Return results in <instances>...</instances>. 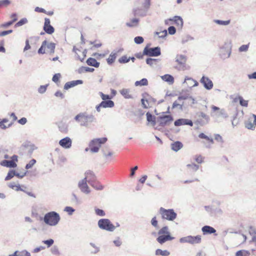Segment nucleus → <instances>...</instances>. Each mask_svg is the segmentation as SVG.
Returning <instances> with one entry per match:
<instances>
[{
    "label": "nucleus",
    "instance_id": "60",
    "mask_svg": "<svg viewBox=\"0 0 256 256\" xmlns=\"http://www.w3.org/2000/svg\"><path fill=\"white\" fill-rule=\"evenodd\" d=\"M28 20L26 18H22L16 24V26H20L27 23Z\"/></svg>",
    "mask_w": 256,
    "mask_h": 256
},
{
    "label": "nucleus",
    "instance_id": "54",
    "mask_svg": "<svg viewBox=\"0 0 256 256\" xmlns=\"http://www.w3.org/2000/svg\"><path fill=\"white\" fill-rule=\"evenodd\" d=\"M48 84L40 86L38 88V92L40 94H44L47 89Z\"/></svg>",
    "mask_w": 256,
    "mask_h": 256
},
{
    "label": "nucleus",
    "instance_id": "24",
    "mask_svg": "<svg viewBox=\"0 0 256 256\" xmlns=\"http://www.w3.org/2000/svg\"><path fill=\"white\" fill-rule=\"evenodd\" d=\"M0 164L3 166L7 168H15L16 166V164L15 162L10 160H3L0 162Z\"/></svg>",
    "mask_w": 256,
    "mask_h": 256
},
{
    "label": "nucleus",
    "instance_id": "58",
    "mask_svg": "<svg viewBox=\"0 0 256 256\" xmlns=\"http://www.w3.org/2000/svg\"><path fill=\"white\" fill-rule=\"evenodd\" d=\"M24 146L26 148H30V150H36L37 148L33 144H31L30 142H26L24 144Z\"/></svg>",
    "mask_w": 256,
    "mask_h": 256
},
{
    "label": "nucleus",
    "instance_id": "27",
    "mask_svg": "<svg viewBox=\"0 0 256 256\" xmlns=\"http://www.w3.org/2000/svg\"><path fill=\"white\" fill-rule=\"evenodd\" d=\"M202 230L204 234H214L216 232L214 228L208 226H203L202 228Z\"/></svg>",
    "mask_w": 256,
    "mask_h": 256
},
{
    "label": "nucleus",
    "instance_id": "10",
    "mask_svg": "<svg viewBox=\"0 0 256 256\" xmlns=\"http://www.w3.org/2000/svg\"><path fill=\"white\" fill-rule=\"evenodd\" d=\"M144 54L149 56H158L160 55V48L157 46L152 48H148L146 46L144 50Z\"/></svg>",
    "mask_w": 256,
    "mask_h": 256
},
{
    "label": "nucleus",
    "instance_id": "61",
    "mask_svg": "<svg viewBox=\"0 0 256 256\" xmlns=\"http://www.w3.org/2000/svg\"><path fill=\"white\" fill-rule=\"evenodd\" d=\"M10 2L8 0H0V8L4 6H6L10 4Z\"/></svg>",
    "mask_w": 256,
    "mask_h": 256
},
{
    "label": "nucleus",
    "instance_id": "44",
    "mask_svg": "<svg viewBox=\"0 0 256 256\" xmlns=\"http://www.w3.org/2000/svg\"><path fill=\"white\" fill-rule=\"evenodd\" d=\"M236 99H238L240 101V104L242 106L247 107L248 106V100H244L242 96H238Z\"/></svg>",
    "mask_w": 256,
    "mask_h": 256
},
{
    "label": "nucleus",
    "instance_id": "25",
    "mask_svg": "<svg viewBox=\"0 0 256 256\" xmlns=\"http://www.w3.org/2000/svg\"><path fill=\"white\" fill-rule=\"evenodd\" d=\"M168 20L174 21V22L175 24L179 28H182L183 26V20L182 18L180 16H174L172 18L169 19Z\"/></svg>",
    "mask_w": 256,
    "mask_h": 256
},
{
    "label": "nucleus",
    "instance_id": "52",
    "mask_svg": "<svg viewBox=\"0 0 256 256\" xmlns=\"http://www.w3.org/2000/svg\"><path fill=\"white\" fill-rule=\"evenodd\" d=\"M157 60L156 59H154L152 58H148L146 60V62L148 64L153 66L154 64H156Z\"/></svg>",
    "mask_w": 256,
    "mask_h": 256
},
{
    "label": "nucleus",
    "instance_id": "14",
    "mask_svg": "<svg viewBox=\"0 0 256 256\" xmlns=\"http://www.w3.org/2000/svg\"><path fill=\"white\" fill-rule=\"evenodd\" d=\"M150 0H146L145 2L142 4L144 10L138 9L135 10V14L140 16H145L150 8Z\"/></svg>",
    "mask_w": 256,
    "mask_h": 256
},
{
    "label": "nucleus",
    "instance_id": "33",
    "mask_svg": "<svg viewBox=\"0 0 256 256\" xmlns=\"http://www.w3.org/2000/svg\"><path fill=\"white\" fill-rule=\"evenodd\" d=\"M182 147V144L180 142H174L171 144V148L174 152L178 151Z\"/></svg>",
    "mask_w": 256,
    "mask_h": 256
},
{
    "label": "nucleus",
    "instance_id": "41",
    "mask_svg": "<svg viewBox=\"0 0 256 256\" xmlns=\"http://www.w3.org/2000/svg\"><path fill=\"white\" fill-rule=\"evenodd\" d=\"M138 18H133L130 22H127L126 25L129 27H134L138 25Z\"/></svg>",
    "mask_w": 256,
    "mask_h": 256
},
{
    "label": "nucleus",
    "instance_id": "3",
    "mask_svg": "<svg viewBox=\"0 0 256 256\" xmlns=\"http://www.w3.org/2000/svg\"><path fill=\"white\" fill-rule=\"evenodd\" d=\"M55 48L56 44L54 43L48 42L46 40H45L42 42L40 48L38 50V53L40 54H54Z\"/></svg>",
    "mask_w": 256,
    "mask_h": 256
},
{
    "label": "nucleus",
    "instance_id": "49",
    "mask_svg": "<svg viewBox=\"0 0 256 256\" xmlns=\"http://www.w3.org/2000/svg\"><path fill=\"white\" fill-rule=\"evenodd\" d=\"M186 166L189 169L192 170L196 172L198 170L199 168V166L198 164H196L194 163L191 164H188L186 165Z\"/></svg>",
    "mask_w": 256,
    "mask_h": 256
},
{
    "label": "nucleus",
    "instance_id": "56",
    "mask_svg": "<svg viewBox=\"0 0 256 256\" xmlns=\"http://www.w3.org/2000/svg\"><path fill=\"white\" fill-rule=\"evenodd\" d=\"M155 34L158 36V38H164L167 35V31L164 30L160 32H156Z\"/></svg>",
    "mask_w": 256,
    "mask_h": 256
},
{
    "label": "nucleus",
    "instance_id": "38",
    "mask_svg": "<svg viewBox=\"0 0 256 256\" xmlns=\"http://www.w3.org/2000/svg\"><path fill=\"white\" fill-rule=\"evenodd\" d=\"M8 186L10 188H11L16 191L22 190L20 188V185L14 182H10L8 184Z\"/></svg>",
    "mask_w": 256,
    "mask_h": 256
},
{
    "label": "nucleus",
    "instance_id": "19",
    "mask_svg": "<svg viewBox=\"0 0 256 256\" xmlns=\"http://www.w3.org/2000/svg\"><path fill=\"white\" fill-rule=\"evenodd\" d=\"M50 22L49 18H46L44 19V30L48 34H52L54 30V28L50 24Z\"/></svg>",
    "mask_w": 256,
    "mask_h": 256
},
{
    "label": "nucleus",
    "instance_id": "46",
    "mask_svg": "<svg viewBox=\"0 0 256 256\" xmlns=\"http://www.w3.org/2000/svg\"><path fill=\"white\" fill-rule=\"evenodd\" d=\"M130 60V57H128L124 56L118 59V62L120 64H125L128 62Z\"/></svg>",
    "mask_w": 256,
    "mask_h": 256
},
{
    "label": "nucleus",
    "instance_id": "57",
    "mask_svg": "<svg viewBox=\"0 0 256 256\" xmlns=\"http://www.w3.org/2000/svg\"><path fill=\"white\" fill-rule=\"evenodd\" d=\"M144 41V38L142 36H136L134 38V42L136 44H141Z\"/></svg>",
    "mask_w": 256,
    "mask_h": 256
},
{
    "label": "nucleus",
    "instance_id": "28",
    "mask_svg": "<svg viewBox=\"0 0 256 256\" xmlns=\"http://www.w3.org/2000/svg\"><path fill=\"white\" fill-rule=\"evenodd\" d=\"M120 94L127 99L132 98V95L130 94V90L128 88H122L120 90Z\"/></svg>",
    "mask_w": 256,
    "mask_h": 256
},
{
    "label": "nucleus",
    "instance_id": "37",
    "mask_svg": "<svg viewBox=\"0 0 256 256\" xmlns=\"http://www.w3.org/2000/svg\"><path fill=\"white\" fill-rule=\"evenodd\" d=\"M146 120L148 122H150L152 125V126H155L156 124V121H155V118L152 116V114H150V112H147L146 114Z\"/></svg>",
    "mask_w": 256,
    "mask_h": 256
},
{
    "label": "nucleus",
    "instance_id": "36",
    "mask_svg": "<svg viewBox=\"0 0 256 256\" xmlns=\"http://www.w3.org/2000/svg\"><path fill=\"white\" fill-rule=\"evenodd\" d=\"M156 254L157 256H168L170 254V252L167 250L157 249L156 251Z\"/></svg>",
    "mask_w": 256,
    "mask_h": 256
},
{
    "label": "nucleus",
    "instance_id": "9",
    "mask_svg": "<svg viewBox=\"0 0 256 256\" xmlns=\"http://www.w3.org/2000/svg\"><path fill=\"white\" fill-rule=\"evenodd\" d=\"M201 241L202 236L199 235L196 236H188L180 239V242L181 243H188L192 244H200Z\"/></svg>",
    "mask_w": 256,
    "mask_h": 256
},
{
    "label": "nucleus",
    "instance_id": "17",
    "mask_svg": "<svg viewBox=\"0 0 256 256\" xmlns=\"http://www.w3.org/2000/svg\"><path fill=\"white\" fill-rule=\"evenodd\" d=\"M59 144L65 149H69L72 146V140L69 137H66L59 141Z\"/></svg>",
    "mask_w": 256,
    "mask_h": 256
},
{
    "label": "nucleus",
    "instance_id": "16",
    "mask_svg": "<svg viewBox=\"0 0 256 256\" xmlns=\"http://www.w3.org/2000/svg\"><path fill=\"white\" fill-rule=\"evenodd\" d=\"M209 116L203 112H200L198 115V119L196 120L197 124L204 126L209 122Z\"/></svg>",
    "mask_w": 256,
    "mask_h": 256
},
{
    "label": "nucleus",
    "instance_id": "59",
    "mask_svg": "<svg viewBox=\"0 0 256 256\" xmlns=\"http://www.w3.org/2000/svg\"><path fill=\"white\" fill-rule=\"evenodd\" d=\"M198 136L200 138H204V139L208 140H209L212 143L214 142V140H213L212 138H208V136H206V134H204L203 133L200 134H199Z\"/></svg>",
    "mask_w": 256,
    "mask_h": 256
},
{
    "label": "nucleus",
    "instance_id": "4",
    "mask_svg": "<svg viewBox=\"0 0 256 256\" xmlns=\"http://www.w3.org/2000/svg\"><path fill=\"white\" fill-rule=\"evenodd\" d=\"M107 140L106 138H102L92 140L90 143L89 146L90 151L92 153L98 152L102 144L105 143Z\"/></svg>",
    "mask_w": 256,
    "mask_h": 256
},
{
    "label": "nucleus",
    "instance_id": "34",
    "mask_svg": "<svg viewBox=\"0 0 256 256\" xmlns=\"http://www.w3.org/2000/svg\"><path fill=\"white\" fill-rule=\"evenodd\" d=\"M86 63L88 65L93 66L96 68H98L100 66V62H98L96 59L92 58L87 60Z\"/></svg>",
    "mask_w": 256,
    "mask_h": 256
},
{
    "label": "nucleus",
    "instance_id": "2",
    "mask_svg": "<svg viewBox=\"0 0 256 256\" xmlns=\"http://www.w3.org/2000/svg\"><path fill=\"white\" fill-rule=\"evenodd\" d=\"M60 219V218L58 213L55 212H50L44 215V221L46 224L53 226L58 224Z\"/></svg>",
    "mask_w": 256,
    "mask_h": 256
},
{
    "label": "nucleus",
    "instance_id": "63",
    "mask_svg": "<svg viewBox=\"0 0 256 256\" xmlns=\"http://www.w3.org/2000/svg\"><path fill=\"white\" fill-rule=\"evenodd\" d=\"M64 211L68 212L69 214H72V212H74V209L70 206H66L64 208Z\"/></svg>",
    "mask_w": 256,
    "mask_h": 256
},
{
    "label": "nucleus",
    "instance_id": "64",
    "mask_svg": "<svg viewBox=\"0 0 256 256\" xmlns=\"http://www.w3.org/2000/svg\"><path fill=\"white\" fill-rule=\"evenodd\" d=\"M248 46L246 44H244L239 48V51L240 52H246L248 50Z\"/></svg>",
    "mask_w": 256,
    "mask_h": 256
},
{
    "label": "nucleus",
    "instance_id": "18",
    "mask_svg": "<svg viewBox=\"0 0 256 256\" xmlns=\"http://www.w3.org/2000/svg\"><path fill=\"white\" fill-rule=\"evenodd\" d=\"M183 84L188 88L197 86L198 85V83L197 81L192 78L188 76L185 78Z\"/></svg>",
    "mask_w": 256,
    "mask_h": 256
},
{
    "label": "nucleus",
    "instance_id": "8",
    "mask_svg": "<svg viewBox=\"0 0 256 256\" xmlns=\"http://www.w3.org/2000/svg\"><path fill=\"white\" fill-rule=\"evenodd\" d=\"M231 52L230 44L225 43L224 45L220 46L218 54L221 58L226 60L230 56Z\"/></svg>",
    "mask_w": 256,
    "mask_h": 256
},
{
    "label": "nucleus",
    "instance_id": "51",
    "mask_svg": "<svg viewBox=\"0 0 256 256\" xmlns=\"http://www.w3.org/2000/svg\"><path fill=\"white\" fill-rule=\"evenodd\" d=\"M98 94L100 96L103 101L110 100L112 98L109 95L105 94L102 92H99Z\"/></svg>",
    "mask_w": 256,
    "mask_h": 256
},
{
    "label": "nucleus",
    "instance_id": "62",
    "mask_svg": "<svg viewBox=\"0 0 256 256\" xmlns=\"http://www.w3.org/2000/svg\"><path fill=\"white\" fill-rule=\"evenodd\" d=\"M60 76H61L60 73L55 74L52 77V81L54 82H57L58 81L60 78Z\"/></svg>",
    "mask_w": 256,
    "mask_h": 256
},
{
    "label": "nucleus",
    "instance_id": "6",
    "mask_svg": "<svg viewBox=\"0 0 256 256\" xmlns=\"http://www.w3.org/2000/svg\"><path fill=\"white\" fill-rule=\"evenodd\" d=\"M159 213L162 219L169 221H173L177 216V214L172 209L166 210L162 207L160 208Z\"/></svg>",
    "mask_w": 256,
    "mask_h": 256
},
{
    "label": "nucleus",
    "instance_id": "20",
    "mask_svg": "<svg viewBox=\"0 0 256 256\" xmlns=\"http://www.w3.org/2000/svg\"><path fill=\"white\" fill-rule=\"evenodd\" d=\"M192 120L184 118L178 119L174 122V125L176 126H180L184 124L192 126Z\"/></svg>",
    "mask_w": 256,
    "mask_h": 256
},
{
    "label": "nucleus",
    "instance_id": "5",
    "mask_svg": "<svg viewBox=\"0 0 256 256\" xmlns=\"http://www.w3.org/2000/svg\"><path fill=\"white\" fill-rule=\"evenodd\" d=\"M98 224L100 229L106 230L108 232H114L116 227L120 226L118 224H117L116 226H114L109 220L106 218L100 220L98 222Z\"/></svg>",
    "mask_w": 256,
    "mask_h": 256
},
{
    "label": "nucleus",
    "instance_id": "31",
    "mask_svg": "<svg viewBox=\"0 0 256 256\" xmlns=\"http://www.w3.org/2000/svg\"><path fill=\"white\" fill-rule=\"evenodd\" d=\"M161 78L165 81L168 82L170 84H172L174 82V77L170 74H164L162 76H161Z\"/></svg>",
    "mask_w": 256,
    "mask_h": 256
},
{
    "label": "nucleus",
    "instance_id": "40",
    "mask_svg": "<svg viewBox=\"0 0 256 256\" xmlns=\"http://www.w3.org/2000/svg\"><path fill=\"white\" fill-rule=\"evenodd\" d=\"M159 235H170L168 226H165L162 228L158 232Z\"/></svg>",
    "mask_w": 256,
    "mask_h": 256
},
{
    "label": "nucleus",
    "instance_id": "29",
    "mask_svg": "<svg viewBox=\"0 0 256 256\" xmlns=\"http://www.w3.org/2000/svg\"><path fill=\"white\" fill-rule=\"evenodd\" d=\"M119 51H113L110 54L108 58L107 59V62L108 64H112L115 60Z\"/></svg>",
    "mask_w": 256,
    "mask_h": 256
},
{
    "label": "nucleus",
    "instance_id": "1",
    "mask_svg": "<svg viewBox=\"0 0 256 256\" xmlns=\"http://www.w3.org/2000/svg\"><path fill=\"white\" fill-rule=\"evenodd\" d=\"M74 120L80 126L88 128H90V124L95 121L96 118L92 114L80 112L75 116Z\"/></svg>",
    "mask_w": 256,
    "mask_h": 256
},
{
    "label": "nucleus",
    "instance_id": "7",
    "mask_svg": "<svg viewBox=\"0 0 256 256\" xmlns=\"http://www.w3.org/2000/svg\"><path fill=\"white\" fill-rule=\"evenodd\" d=\"M211 116L216 118H222L226 119L228 117V114L224 108H220L212 105L211 106Z\"/></svg>",
    "mask_w": 256,
    "mask_h": 256
},
{
    "label": "nucleus",
    "instance_id": "13",
    "mask_svg": "<svg viewBox=\"0 0 256 256\" xmlns=\"http://www.w3.org/2000/svg\"><path fill=\"white\" fill-rule=\"evenodd\" d=\"M200 82L206 90H211L214 87L212 80L208 76H203L200 80Z\"/></svg>",
    "mask_w": 256,
    "mask_h": 256
},
{
    "label": "nucleus",
    "instance_id": "55",
    "mask_svg": "<svg viewBox=\"0 0 256 256\" xmlns=\"http://www.w3.org/2000/svg\"><path fill=\"white\" fill-rule=\"evenodd\" d=\"M183 102L180 104L178 103V101H175L172 104V108H178L179 110H182L183 106Z\"/></svg>",
    "mask_w": 256,
    "mask_h": 256
},
{
    "label": "nucleus",
    "instance_id": "12",
    "mask_svg": "<svg viewBox=\"0 0 256 256\" xmlns=\"http://www.w3.org/2000/svg\"><path fill=\"white\" fill-rule=\"evenodd\" d=\"M249 232L252 236V239L249 241L250 248L252 252H254L256 250V232L254 228H250Z\"/></svg>",
    "mask_w": 256,
    "mask_h": 256
},
{
    "label": "nucleus",
    "instance_id": "11",
    "mask_svg": "<svg viewBox=\"0 0 256 256\" xmlns=\"http://www.w3.org/2000/svg\"><path fill=\"white\" fill-rule=\"evenodd\" d=\"M244 126L248 130H254L256 126V115L251 114L248 120L245 121Z\"/></svg>",
    "mask_w": 256,
    "mask_h": 256
},
{
    "label": "nucleus",
    "instance_id": "53",
    "mask_svg": "<svg viewBox=\"0 0 256 256\" xmlns=\"http://www.w3.org/2000/svg\"><path fill=\"white\" fill-rule=\"evenodd\" d=\"M16 172L14 170H10L7 176L5 178L6 180H8L12 178L14 176H15Z\"/></svg>",
    "mask_w": 256,
    "mask_h": 256
},
{
    "label": "nucleus",
    "instance_id": "47",
    "mask_svg": "<svg viewBox=\"0 0 256 256\" xmlns=\"http://www.w3.org/2000/svg\"><path fill=\"white\" fill-rule=\"evenodd\" d=\"M214 22L219 25L227 26L230 24V20H214Z\"/></svg>",
    "mask_w": 256,
    "mask_h": 256
},
{
    "label": "nucleus",
    "instance_id": "23",
    "mask_svg": "<svg viewBox=\"0 0 256 256\" xmlns=\"http://www.w3.org/2000/svg\"><path fill=\"white\" fill-rule=\"evenodd\" d=\"M160 124L162 125H166L172 120V118L170 115H164L160 117Z\"/></svg>",
    "mask_w": 256,
    "mask_h": 256
},
{
    "label": "nucleus",
    "instance_id": "15",
    "mask_svg": "<svg viewBox=\"0 0 256 256\" xmlns=\"http://www.w3.org/2000/svg\"><path fill=\"white\" fill-rule=\"evenodd\" d=\"M86 182V177L78 182V186L82 192L88 194L90 192V190Z\"/></svg>",
    "mask_w": 256,
    "mask_h": 256
},
{
    "label": "nucleus",
    "instance_id": "21",
    "mask_svg": "<svg viewBox=\"0 0 256 256\" xmlns=\"http://www.w3.org/2000/svg\"><path fill=\"white\" fill-rule=\"evenodd\" d=\"M174 239V237H172L170 235H160L157 238L156 240L160 244H163L165 242L172 240Z\"/></svg>",
    "mask_w": 256,
    "mask_h": 256
},
{
    "label": "nucleus",
    "instance_id": "45",
    "mask_svg": "<svg viewBox=\"0 0 256 256\" xmlns=\"http://www.w3.org/2000/svg\"><path fill=\"white\" fill-rule=\"evenodd\" d=\"M58 128L61 132H66L68 131V126L64 123H60L58 124Z\"/></svg>",
    "mask_w": 256,
    "mask_h": 256
},
{
    "label": "nucleus",
    "instance_id": "22",
    "mask_svg": "<svg viewBox=\"0 0 256 256\" xmlns=\"http://www.w3.org/2000/svg\"><path fill=\"white\" fill-rule=\"evenodd\" d=\"M82 83H83V82L82 80H76L69 82L66 83V84L64 86V89L67 90H68L71 88H72L76 86H77V85L80 84H82Z\"/></svg>",
    "mask_w": 256,
    "mask_h": 256
},
{
    "label": "nucleus",
    "instance_id": "26",
    "mask_svg": "<svg viewBox=\"0 0 256 256\" xmlns=\"http://www.w3.org/2000/svg\"><path fill=\"white\" fill-rule=\"evenodd\" d=\"M176 62L180 66H184L186 62V58L183 54H178L176 56Z\"/></svg>",
    "mask_w": 256,
    "mask_h": 256
},
{
    "label": "nucleus",
    "instance_id": "42",
    "mask_svg": "<svg viewBox=\"0 0 256 256\" xmlns=\"http://www.w3.org/2000/svg\"><path fill=\"white\" fill-rule=\"evenodd\" d=\"M13 17L15 18L14 20L2 24L1 26L6 28V27H8V26L12 25L14 22H15L17 20L16 14H12L11 18H13Z\"/></svg>",
    "mask_w": 256,
    "mask_h": 256
},
{
    "label": "nucleus",
    "instance_id": "39",
    "mask_svg": "<svg viewBox=\"0 0 256 256\" xmlns=\"http://www.w3.org/2000/svg\"><path fill=\"white\" fill-rule=\"evenodd\" d=\"M250 252L245 250H238L236 253V256H250Z\"/></svg>",
    "mask_w": 256,
    "mask_h": 256
},
{
    "label": "nucleus",
    "instance_id": "50",
    "mask_svg": "<svg viewBox=\"0 0 256 256\" xmlns=\"http://www.w3.org/2000/svg\"><path fill=\"white\" fill-rule=\"evenodd\" d=\"M194 38L190 36L186 35L182 37V44H185L189 41L192 40Z\"/></svg>",
    "mask_w": 256,
    "mask_h": 256
},
{
    "label": "nucleus",
    "instance_id": "32",
    "mask_svg": "<svg viewBox=\"0 0 256 256\" xmlns=\"http://www.w3.org/2000/svg\"><path fill=\"white\" fill-rule=\"evenodd\" d=\"M9 256H31V255L26 250H24L21 252L16 251Z\"/></svg>",
    "mask_w": 256,
    "mask_h": 256
},
{
    "label": "nucleus",
    "instance_id": "30",
    "mask_svg": "<svg viewBox=\"0 0 256 256\" xmlns=\"http://www.w3.org/2000/svg\"><path fill=\"white\" fill-rule=\"evenodd\" d=\"M100 103L102 108H112L114 106V102L111 100L102 101Z\"/></svg>",
    "mask_w": 256,
    "mask_h": 256
},
{
    "label": "nucleus",
    "instance_id": "43",
    "mask_svg": "<svg viewBox=\"0 0 256 256\" xmlns=\"http://www.w3.org/2000/svg\"><path fill=\"white\" fill-rule=\"evenodd\" d=\"M148 84V82L146 78H142L140 80L136 81L135 82L136 86H147Z\"/></svg>",
    "mask_w": 256,
    "mask_h": 256
},
{
    "label": "nucleus",
    "instance_id": "35",
    "mask_svg": "<svg viewBox=\"0 0 256 256\" xmlns=\"http://www.w3.org/2000/svg\"><path fill=\"white\" fill-rule=\"evenodd\" d=\"M8 122V119H6V118L3 119L1 122H0V128L2 129H6V128L12 125V124H10Z\"/></svg>",
    "mask_w": 256,
    "mask_h": 256
},
{
    "label": "nucleus",
    "instance_id": "48",
    "mask_svg": "<svg viewBox=\"0 0 256 256\" xmlns=\"http://www.w3.org/2000/svg\"><path fill=\"white\" fill-rule=\"evenodd\" d=\"M36 160L34 159H32L26 166L25 168L26 170L30 169L36 164Z\"/></svg>",
    "mask_w": 256,
    "mask_h": 256
}]
</instances>
